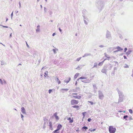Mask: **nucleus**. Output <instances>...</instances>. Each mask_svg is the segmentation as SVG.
Returning a JSON list of instances; mask_svg holds the SVG:
<instances>
[{
  "label": "nucleus",
  "instance_id": "26",
  "mask_svg": "<svg viewBox=\"0 0 133 133\" xmlns=\"http://www.w3.org/2000/svg\"><path fill=\"white\" fill-rule=\"evenodd\" d=\"M88 128L87 127L84 126L82 128V130L85 129V130L86 131L87 130V129Z\"/></svg>",
  "mask_w": 133,
  "mask_h": 133
},
{
  "label": "nucleus",
  "instance_id": "30",
  "mask_svg": "<svg viewBox=\"0 0 133 133\" xmlns=\"http://www.w3.org/2000/svg\"><path fill=\"white\" fill-rule=\"evenodd\" d=\"M124 67L125 68H128L129 67V66L127 64L125 65L124 66Z\"/></svg>",
  "mask_w": 133,
  "mask_h": 133
},
{
  "label": "nucleus",
  "instance_id": "32",
  "mask_svg": "<svg viewBox=\"0 0 133 133\" xmlns=\"http://www.w3.org/2000/svg\"><path fill=\"white\" fill-rule=\"evenodd\" d=\"M128 117V116L127 115L124 116H123V118L124 119H125L126 120H127L126 118Z\"/></svg>",
  "mask_w": 133,
  "mask_h": 133
},
{
  "label": "nucleus",
  "instance_id": "8",
  "mask_svg": "<svg viewBox=\"0 0 133 133\" xmlns=\"http://www.w3.org/2000/svg\"><path fill=\"white\" fill-rule=\"evenodd\" d=\"M123 97H119L118 103L122 102L123 101Z\"/></svg>",
  "mask_w": 133,
  "mask_h": 133
},
{
  "label": "nucleus",
  "instance_id": "39",
  "mask_svg": "<svg viewBox=\"0 0 133 133\" xmlns=\"http://www.w3.org/2000/svg\"><path fill=\"white\" fill-rule=\"evenodd\" d=\"M44 76L45 77H46V76H47L48 75V72H45L44 73Z\"/></svg>",
  "mask_w": 133,
  "mask_h": 133
},
{
  "label": "nucleus",
  "instance_id": "11",
  "mask_svg": "<svg viewBox=\"0 0 133 133\" xmlns=\"http://www.w3.org/2000/svg\"><path fill=\"white\" fill-rule=\"evenodd\" d=\"M104 55H105V57H107V58L105 59H107V60H109L110 58V57L106 53L104 54Z\"/></svg>",
  "mask_w": 133,
  "mask_h": 133
},
{
  "label": "nucleus",
  "instance_id": "53",
  "mask_svg": "<svg viewBox=\"0 0 133 133\" xmlns=\"http://www.w3.org/2000/svg\"><path fill=\"white\" fill-rule=\"evenodd\" d=\"M104 46L103 45H100L99 46V47L100 48H103Z\"/></svg>",
  "mask_w": 133,
  "mask_h": 133
},
{
  "label": "nucleus",
  "instance_id": "36",
  "mask_svg": "<svg viewBox=\"0 0 133 133\" xmlns=\"http://www.w3.org/2000/svg\"><path fill=\"white\" fill-rule=\"evenodd\" d=\"M103 64L101 62L99 63L98 64V65L99 66H101L103 65Z\"/></svg>",
  "mask_w": 133,
  "mask_h": 133
},
{
  "label": "nucleus",
  "instance_id": "51",
  "mask_svg": "<svg viewBox=\"0 0 133 133\" xmlns=\"http://www.w3.org/2000/svg\"><path fill=\"white\" fill-rule=\"evenodd\" d=\"M19 8H21V3H20V2L19 3Z\"/></svg>",
  "mask_w": 133,
  "mask_h": 133
},
{
  "label": "nucleus",
  "instance_id": "45",
  "mask_svg": "<svg viewBox=\"0 0 133 133\" xmlns=\"http://www.w3.org/2000/svg\"><path fill=\"white\" fill-rule=\"evenodd\" d=\"M13 11L12 12V13L11 14V19H12V16H13Z\"/></svg>",
  "mask_w": 133,
  "mask_h": 133
},
{
  "label": "nucleus",
  "instance_id": "43",
  "mask_svg": "<svg viewBox=\"0 0 133 133\" xmlns=\"http://www.w3.org/2000/svg\"><path fill=\"white\" fill-rule=\"evenodd\" d=\"M40 29L39 28H38L36 29V31L37 32H39V31Z\"/></svg>",
  "mask_w": 133,
  "mask_h": 133
},
{
  "label": "nucleus",
  "instance_id": "49",
  "mask_svg": "<svg viewBox=\"0 0 133 133\" xmlns=\"http://www.w3.org/2000/svg\"><path fill=\"white\" fill-rule=\"evenodd\" d=\"M91 118H89L88 119V121L89 122H90L91 121Z\"/></svg>",
  "mask_w": 133,
  "mask_h": 133
},
{
  "label": "nucleus",
  "instance_id": "57",
  "mask_svg": "<svg viewBox=\"0 0 133 133\" xmlns=\"http://www.w3.org/2000/svg\"><path fill=\"white\" fill-rule=\"evenodd\" d=\"M52 14V12L51 11H50L49 13L50 15H51Z\"/></svg>",
  "mask_w": 133,
  "mask_h": 133
},
{
  "label": "nucleus",
  "instance_id": "1",
  "mask_svg": "<svg viewBox=\"0 0 133 133\" xmlns=\"http://www.w3.org/2000/svg\"><path fill=\"white\" fill-rule=\"evenodd\" d=\"M96 5L98 8L101 10L104 7V4L103 2L100 0H97L96 2Z\"/></svg>",
  "mask_w": 133,
  "mask_h": 133
},
{
  "label": "nucleus",
  "instance_id": "10",
  "mask_svg": "<svg viewBox=\"0 0 133 133\" xmlns=\"http://www.w3.org/2000/svg\"><path fill=\"white\" fill-rule=\"evenodd\" d=\"M82 82L84 83H89L91 82V80L89 79H87L83 80H82Z\"/></svg>",
  "mask_w": 133,
  "mask_h": 133
},
{
  "label": "nucleus",
  "instance_id": "13",
  "mask_svg": "<svg viewBox=\"0 0 133 133\" xmlns=\"http://www.w3.org/2000/svg\"><path fill=\"white\" fill-rule=\"evenodd\" d=\"M69 90L67 89H62L61 90V91L63 93H64L65 91H67Z\"/></svg>",
  "mask_w": 133,
  "mask_h": 133
},
{
  "label": "nucleus",
  "instance_id": "5",
  "mask_svg": "<svg viewBox=\"0 0 133 133\" xmlns=\"http://www.w3.org/2000/svg\"><path fill=\"white\" fill-rule=\"evenodd\" d=\"M98 92L99 98L100 99H102L104 97V96L103 93L101 91L99 90Z\"/></svg>",
  "mask_w": 133,
  "mask_h": 133
},
{
  "label": "nucleus",
  "instance_id": "42",
  "mask_svg": "<svg viewBox=\"0 0 133 133\" xmlns=\"http://www.w3.org/2000/svg\"><path fill=\"white\" fill-rule=\"evenodd\" d=\"M0 25L1 26H2L4 28H8V26H5L2 25H1L0 24Z\"/></svg>",
  "mask_w": 133,
  "mask_h": 133
},
{
  "label": "nucleus",
  "instance_id": "7",
  "mask_svg": "<svg viewBox=\"0 0 133 133\" xmlns=\"http://www.w3.org/2000/svg\"><path fill=\"white\" fill-rule=\"evenodd\" d=\"M78 103V101L72 99V100L71 101V104L72 105L75 104H77Z\"/></svg>",
  "mask_w": 133,
  "mask_h": 133
},
{
  "label": "nucleus",
  "instance_id": "55",
  "mask_svg": "<svg viewBox=\"0 0 133 133\" xmlns=\"http://www.w3.org/2000/svg\"><path fill=\"white\" fill-rule=\"evenodd\" d=\"M119 51L118 50H116L115 51H114L113 52L114 53H115V52H118V51Z\"/></svg>",
  "mask_w": 133,
  "mask_h": 133
},
{
  "label": "nucleus",
  "instance_id": "61",
  "mask_svg": "<svg viewBox=\"0 0 133 133\" xmlns=\"http://www.w3.org/2000/svg\"><path fill=\"white\" fill-rule=\"evenodd\" d=\"M106 60H107V59H104V60L103 61L101 62L103 64L104 61Z\"/></svg>",
  "mask_w": 133,
  "mask_h": 133
},
{
  "label": "nucleus",
  "instance_id": "50",
  "mask_svg": "<svg viewBox=\"0 0 133 133\" xmlns=\"http://www.w3.org/2000/svg\"><path fill=\"white\" fill-rule=\"evenodd\" d=\"M3 84H6V82L5 81L4 79H3Z\"/></svg>",
  "mask_w": 133,
  "mask_h": 133
},
{
  "label": "nucleus",
  "instance_id": "4",
  "mask_svg": "<svg viewBox=\"0 0 133 133\" xmlns=\"http://www.w3.org/2000/svg\"><path fill=\"white\" fill-rule=\"evenodd\" d=\"M119 95V97H124V95L122 92L120 90H119L118 88L116 89Z\"/></svg>",
  "mask_w": 133,
  "mask_h": 133
},
{
  "label": "nucleus",
  "instance_id": "28",
  "mask_svg": "<svg viewBox=\"0 0 133 133\" xmlns=\"http://www.w3.org/2000/svg\"><path fill=\"white\" fill-rule=\"evenodd\" d=\"M83 16L84 17V22L85 24L87 25L88 24V23L87 22V21L86 20H85L84 19H85V17L84 16Z\"/></svg>",
  "mask_w": 133,
  "mask_h": 133
},
{
  "label": "nucleus",
  "instance_id": "54",
  "mask_svg": "<svg viewBox=\"0 0 133 133\" xmlns=\"http://www.w3.org/2000/svg\"><path fill=\"white\" fill-rule=\"evenodd\" d=\"M95 130H96L95 129H93L92 130H90V131L91 132L94 131H95Z\"/></svg>",
  "mask_w": 133,
  "mask_h": 133
},
{
  "label": "nucleus",
  "instance_id": "12",
  "mask_svg": "<svg viewBox=\"0 0 133 133\" xmlns=\"http://www.w3.org/2000/svg\"><path fill=\"white\" fill-rule=\"evenodd\" d=\"M72 97L75 98H77L80 99L81 98V96H72Z\"/></svg>",
  "mask_w": 133,
  "mask_h": 133
},
{
  "label": "nucleus",
  "instance_id": "33",
  "mask_svg": "<svg viewBox=\"0 0 133 133\" xmlns=\"http://www.w3.org/2000/svg\"><path fill=\"white\" fill-rule=\"evenodd\" d=\"M86 112H83L82 113V114L83 115V117H84L85 116V114H86Z\"/></svg>",
  "mask_w": 133,
  "mask_h": 133
},
{
  "label": "nucleus",
  "instance_id": "9",
  "mask_svg": "<svg viewBox=\"0 0 133 133\" xmlns=\"http://www.w3.org/2000/svg\"><path fill=\"white\" fill-rule=\"evenodd\" d=\"M21 111L22 113L24 114H26L25 108L23 107H22L21 109Z\"/></svg>",
  "mask_w": 133,
  "mask_h": 133
},
{
  "label": "nucleus",
  "instance_id": "40",
  "mask_svg": "<svg viewBox=\"0 0 133 133\" xmlns=\"http://www.w3.org/2000/svg\"><path fill=\"white\" fill-rule=\"evenodd\" d=\"M47 9L45 7H44V11L45 12H46Z\"/></svg>",
  "mask_w": 133,
  "mask_h": 133
},
{
  "label": "nucleus",
  "instance_id": "25",
  "mask_svg": "<svg viewBox=\"0 0 133 133\" xmlns=\"http://www.w3.org/2000/svg\"><path fill=\"white\" fill-rule=\"evenodd\" d=\"M97 65V63H95L94 64V66L92 68L95 67H96Z\"/></svg>",
  "mask_w": 133,
  "mask_h": 133
},
{
  "label": "nucleus",
  "instance_id": "19",
  "mask_svg": "<svg viewBox=\"0 0 133 133\" xmlns=\"http://www.w3.org/2000/svg\"><path fill=\"white\" fill-rule=\"evenodd\" d=\"M67 120L69 121V122L70 123H72L73 122V120L70 117Z\"/></svg>",
  "mask_w": 133,
  "mask_h": 133
},
{
  "label": "nucleus",
  "instance_id": "31",
  "mask_svg": "<svg viewBox=\"0 0 133 133\" xmlns=\"http://www.w3.org/2000/svg\"><path fill=\"white\" fill-rule=\"evenodd\" d=\"M88 102H89L91 104L93 105L94 104H95V103H94L93 102L91 101H88Z\"/></svg>",
  "mask_w": 133,
  "mask_h": 133
},
{
  "label": "nucleus",
  "instance_id": "56",
  "mask_svg": "<svg viewBox=\"0 0 133 133\" xmlns=\"http://www.w3.org/2000/svg\"><path fill=\"white\" fill-rule=\"evenodd\" d=\"M112 67V66H110V68H109V70H111V69Z\"/></svg>",
  "mask_w": 133,
  "mask_h": 133
},
{
  "label": "nucleus",
  "instance_id": "60",
  "mask_svg": "<svg viewBox=\"0 0 133 133\" xmlns=\"http://www.w3.org/2000/svg\"><path fill=\"white\" fill-rule=\"evenodd\" d=\"M123 57H124V58L125 59H126L127 58L126 56L125 55L123 56Z\"/></svg>",
  "mask_w": 133,
  "mask_h": 133
},
{
  "label": "nucleus",
  "instance_id": "27",
  "mask_svg": "<svg viewBox=\"0 0 133 133\" xmlns=\"http://www.w3.org/2000/svg\"><path fill=\"white\" fill-rule=\"evenodd\" d=\"M56 50H58V49H52V50L55 54H56Z\"/></svg>",
  "mask_w": 133,
  "mask_h": 133
},
{
  "label": "nucleus",
  "instance_id": "2",
  "mask_svg": "<svg viewBox=\"0 0 133 133\" xmlns=\"http://www.w3.org/2000/svg\"><path fill=\"white\" fill-rule=\"evenodd\" d=\"M116 129L115 128L113 127L112 126H110L109 128V131L110 133H114Z\"/></svg>",
  "mask_w": 133,
  "mask_h": 133
},
{
  "label": "nucleus",
  "instance_id": "35",
  "mask_svg": "<svg viewBox=\"0 0 133 133\" xmlns=\"http://www.w3.org/2000/svg\"><path fill=\"white\" fill-rule=\"evenodd\" d=\"M84 77H81L79 78L78 79H77V80L78 81L79 80V79H84Z\"/></svg>",
  "mask_w": 133,
  "mask_h": 133
},
{
  "label": "nucleus",
  "instance_id": "23",
  "mask_svg": "<svg viewBox=\"0 0 133 133\" xmlns=\"http://www.w3.org/2000/svg\"><path fill=\"white\" fill-rule=\"evenodd\" d=\"M93 85L94 89L95 90L97 89V87H96V84H93Z\"/></svg>",
  "mask_w": 133,
  "mask_h": 133
},
{
  "label": "nucleus",
  "instance_id": "41",
  "mask_svg": "<svg viewBox=\"0 0 133 133\" xmlns=\"http://www.w3.org/2000/svg\"><path fill=\"white\" fill-rule=\"evenodd\" d=\"M64 81V82L66 83H68L69 82L68 80L67 81L66 79Z\"/></svg>",
  "mask_w": 133,
  "mask_h": 133
},
{
  "label": "nucleus",
  "instance_id": "58",
  "mask_svg": "<svg viewBox=\"0 0 133 133\" xmlns=\"http://www.w3.org/2000/svg\"><path fill=\"white\" fill-rule=\"evenodd\" d=\"M1 64L2 65L4 64V62H3V61H2L1 62Z\"/></svg>",
  "mask_w": 133,
  "mask_h": 133
},
{
  "label": "nucleus",
  "instance_id": "34",
  "mask_svg": "<svg viewBox=\"0 0 133 133\" xmlns=\"http://www.w3.org/2000/svg\"><path fill=\"white\" fill-rule=\"evenodd\" d=\"M129 112L131 114H132V111L131 109H129Z\"/></svg>",
  "mask_w": 133,
  "mask_h": 133
},
{
  "label": "nucleus",
  "instance_id": "48",
  "mask_svg": "<svg viewBox=\"0 0 133 133\" xmlns=\"http://www.w3.org/2000/svg\"><path fill=\"white\" fill-rule=\"evenodd\" d=\"M44 120L45 122H47V120L45 117L44 118Z\"/></svg>",
  "mask_w": 133,
  "mask_h": 133
},
{
  "label": "nucleus",
  "instance_id": "16",
  "mask_svg": "<svg viewBox=\"0 0 133 133\" xmlns=\"http://www.w3.org/2000/svg\"><path fill=\"white\" fill-rule=\"evenodd\" d=\"M91 54L90 53H85L84 55L82 56V57H83L88 56H91Z\"/></svg>",
  "mask_w": 133,
  "mask_h": 133
},
{
  "label": "nucleus",
  "instance_id": "59",
  "mask_svg": "<svg viewBox=\"0 0 133 133\" xmlns=\"http://www.w3.org/2000/svg\"><path fill=\"white\" fill-rule=\"evenodd\" d=\"M76 89L77 90H78L79 91H80V89H79V88H76Z\"/></svg>",
  "mask_w": 133,
  "mask_h": 133
},
{
  "label": "nucleus",
  "instance_id": "17",
  "mask_svg": "<svg viewBox=\"0 0 133 133\" xmlns=\"http://www.w3.org/2000/svg\"><path fill=\"white\" fill-rule=\"evenodd\" d=\"M83 66V65H80V66H78L76 68V69H78V70H80L81 69L82 67Z\"/></svg>",
  "mask_w": 133,
  "mask_h": 133
},
{
  "label": "nucleus",
  "instance_id": "47",
  "mask_svg": "<svg viewBox=\"0 0 133 133\" xmlns=\"http://www.w3.org/2000/svg\"><path fill=\"white\" fill-rule=\"evenodd\" d=\"M52 91V90L51 89H49V94H50L51 92Z\"/></svg>",
  "mask_w": 133,
  "mask_h": 133
},
{
  "label": "nucleus",
  "instance_id": "38",
  "mask_svg": "<svg viewBox=\"0 0 133 133\" xmlns=\"http://www.w3.org/2000/svg\"><path fill=\"white\" fill-rule=\"evenodd\" d=\"M21 118H22V119L23 120V118L24 117V116H23L21 114Z\"/></svg>",
  "mask_w": 133,
  "mask_h": 133
},
{
  "label": "nucleus",
  "instance_id": "44",
  "mask_svg": "<svg viewBox=\"0 0 133 133\" xmlns=\"http://www.w3.org/2000/svg\"><path fill=\"white\" fill-rule=\"evenodd\" d=\"M52 133H58V132L56 130H55L54 131L52 132Z\"/></svg>",
  "mask_w": 133,
  "mask_h": 133
},
{
  "label": "nucleus",
  "instance_id": "3",
  "mask_svg": "<svg viewBox=\"0 0 133 133\" xmlns=\"http://www.w3.org/2000/svg\"><path fill=\"white\" fill-rule=\"evenodd\" d=\"M106 37L109 39H111V36L110 32L108 30H107L106 34Z\"/></svg>",
  "mask_w": 133,
  "mask_h": 133
},
{
  "label": "nucleus",
  "instance_id": "6",
  "mask_svg": "<svg viewBox=\"0 0 133 133\" xmlns=\"http://www.w3.org/2000/svg\"><path fill=\"white\" fill-rule=\"evenodd\" d=\"M107 66H104L103 69L101 70V72L103 73L106 74L107 70L108 69H107Z\"/></svg>",
  "mask_w": 133,
  "mask_h": 133
},
{
  "label": "nucleus",
  "instance_id": "22",
  "mask_svg": "<svg viewBox=\"0 0 133 133\" xmlns=\"http://www.w3.org/2000/svg\"><path fill=\"white\" fill-rule=\"evenodd\" d=\"M131 52V51L130 50H128V51L126 53V54L128 55L130 54Z\"/></svg>",
  "mask_w": 133,
  "mask_h": 133
},
{
  "label": "nucleus",
  "instance_id": "64",
  "mask_svg": "<svg viewBox=\"0 0 133 133\" xmlns=\"http://www.w3.org/2000/svg\"><path fill=\"white\" fill-rule=\"evenodd\" d=\"M55 80H56V81H58L59 80V79H58V78H56V79Z\"/></svg>",
  "mask_w": 133,
  "mask_h": 133
},
{
  "label": "nucleus",
  "instance_id": "52",
  "mask_svg": "<svg viewBox=\"0 0 133 133\" xmlns=\"http://www.w3.org/2000/svg\"><path fill=\"white\" fill-rule=\"evenodd\" d=\"M127 50V48H125L124 50V52H125Z\"/></svg>",
  "mask_w": 133,
  "mask_h": 133
},
{
  "label": "nucleus",
  "instance_id": "21",
  "mask_svg": "<svg viewBox=\"0 0 133 133\" xmlns=\"http://www.w3.org/2000/svg\"><path fill=\"white\" fill-rule=\"evenodd\" d=\"M49 126L50 127V129H52V123L51 122H49Z\"/></svg>",
  "mask_w": 133,
  "mask_h": 133
},
{
  "label": "nucleus",
  "instance_id": "18",
  "mask_svg": "<svg viewBox=\"0 0 133 133\" xmlns=\"http://www.w3.org/2000/svg\"><path fill=\"white\" fill-rule=\"evenodd\" d=\"M72 107L73 108H76L77 109V110H79V106H78V105L72 106Z\"/></svg>",
  "mask_w": 133,
  "mask_h": 133
},
{
  "label": "nucleus",
  "instance_id": "24",
  "mask_svg": "<svg viewBox=\"0 0 133 133\" xmlns=\"http://www.w3.org/2000/svg\"><path fill=\"white\" fill-rule=\"evenodd\" d=\"M62 125L60 124H58L57 127V128L60 130V129L62 127Z\"/></svg>",
  "mask_w": 133,
  "mask_h": 133
},
{
  "label": "nucleus",
  "instance_id": "62",
  "mask_svg": "<svg viewBox=\"0 0 133 133\" xmlns=\"http://www.w3.org/2000/svg\"><path fill=\"white\" fill-rule=\"evenodd\" d=\"M56 35V34L55 33H54L52 35V36H54L55 35Z\"/></svg>",
  "mask_w": 133,
  "mask_h": 133
},
{
  "label": "nucleus",
  "instance_id": "37",
  "mask_svg": "<svg viewBox=\"0 0 133 133\" xmlns=\"http://www.w3.org/2000/svg\"><path fill=\"white\" fill-rule=\"evenodd\" d=\"M81 57H80L77 58L76 60L78 61H79L81 59Z\"/></svg>",
  "mask_w": 133,
  "mask_h": 133
},
{
  "label": "nucleus",
  "instance_id": "20",
  "mask_svg": "<svg viewBox=\"0 0 133 133\" xmlns=\"http://www.w3.org/2000/svg\"><path fill=\"white\" fill-rule=\"evenodd\" d=\"M79 75V73H76L75 75L74 76V79H76L77 78V77Z\"/></svg>",
  "mask_w": 133,
  "mask_h": 133
},
{
  "label": "nucleus",
  "instance_id": "15",
  "mask_svg": "<svg viewBox=\"0 0 133 133\" xmlns=\"http://www.w3.org/2000/svg\"><path fill=\"white\" fill-rule=\"evenodd\" d=\"M57 113L56 112L54 114V115L55 117V119L56 120H58L59 119V118L58 116H57Z\"/></svg>",
  "mask_w": 133,
  "mask_h": 133
},
{
  "label": "nucleus",
  "instance_id": "46",
  "mask_svg": "<svg viewBox=\"0 0 133 133\" xmlns=\"http://www.w3.org/2000/svg\"><path fill=\"white\" fill-rule=\"evenodd\" d=\"M58 29L59 30V31L60 32L62 33V30L61 29V28H58Z\"/></svg>",
  "mask_w": 133,
  "mask_h": 133
},
{
  "label": "nucleus",
  "instance_id": "14",
  "mask_svg": "<svg viewBox=\"0 0 133 133\" xmlns=\"http://www.w3.org/2000/svg\"><path fill=\"white\" fill-rule=\"evenodd\" d=\"M115 49H117L119 51H120L123 50L122 48H121V47L119 46H117L115 48Z\"/></svg>",
  "mask_w": 133,
  "mask_h": 133
},
{
  "label": "nucleus",
  "instance_id": "29",
  "mask_svg": "<svg viewBox=\"0 0 133 133\" xmlns=\"http://www.w3.org/2000/svg\"><path fill=\"white\" fill-rule=\"evenodd\" d=\"M0 83L2 85H3V81L1 79H0Z\"/></svg>",
  "mask_w": 133,
  "mask_h": 133
},
{
  "label": "nucleus",
  "instance_id": "63",
  "mask_svg": "<svg viewBox=\"0 0 133 133\" xmlns=\"http://www.w3.org/2000/svg\"><path fill=\"white\" fill-rule=\"evenodd\" d=\"M61 83V81H60V80H58V84H60Z\"/></svg>",
  "mask_w": 133,
  "mask_h": 133
}]
</instances>
